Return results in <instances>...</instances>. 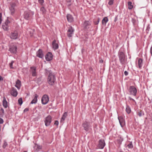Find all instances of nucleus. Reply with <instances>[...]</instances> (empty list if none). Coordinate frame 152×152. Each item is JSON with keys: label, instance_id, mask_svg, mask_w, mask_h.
Returning <instances> with one entry per match:
<instances>
[{"label": "nucleus", "instance_id": "1", "mask_svg": "<svg viewBox=\"0 0 152 152\" xmlns=\"http://www.w3.org/2000/svg\"><path fill=\"white\" fill-rule=\"evenodd\" d=\"M56 80V77L54 74L50 72L48 76V81L49 85H53Z\"/></svg>", "mask_w": 152, "mask_h": 152}, {"label": "nucleus", "instance_id": "2", "mask_svg": "<svg viewBox=\"0 0 152 152\" xmlns=\"http://www.w3.org/2000/svg\"><path fill=\"white\" fill-rule=\"evenodd\" d=\"M118 56L119 60L121 64L122 65L125 64L126 59L124 53L122 52H120L118 53Z\"/></svg>", "mask_w": 152, "mask_h": 152}, {"label": "nucleus", "instance_id": "3", "mask_svg": "<svg viewBox=\"0 0 152 152\" xmlns=\"http://www.w3.org/2000/svg\"><path fill=\"white\" fill-rule=\"evenodd\" d=\"M18 36V33L17 31H13L10 34L9 36L12 39H17Z\"/></svg>", "mask_w": 152, "mask_h": 152}, {"label": "nucleus", "instance_id": "4", "mask_svg": "<svg viewBox=\"0 0 152 152\" xmlns=\"http://www.w3.org/2000/svg\"><path fill=\"white\" fill-rule=\"evenodd\" d=\"M83 126L84 129L86 131H88L91 129V126L90 125V123L86 121H85L83 124Z\"/></svg>", "mask_w": 152, "mask_h": 152}, {"label": "nucleus", "instance_id": "5", "mask_svg": "<svg viewBox=\"0 0 152 152\" xmlns=\"http://www.w3.org/2000/svg\"><path fill=\"white\" fill-rule=\"evenodd\" d=\"M129 91L131 94L132 95L134 96H136L137 90L134 86H130L129 89Z\"/></svg>", "mask_w": 152, "mask_h": 152}, {"label": "nucleus", "instance_id": "6", "mask_svg": "<svg viewBox=\"0 0 152 152\" xmlns=\"http://www.w3.org/2000/svg\"><path fill=\"white\" fill-rule=\"evenodd\" d=\"M52 117L51 116L49 115L46 117L44 121L45 125L46 126H48L50 125L51 122Z\"/></svg>", "mask_w": 152, "mask_h": 152}, {"label": "nucleus", "instance_id": "7", "mask_svg": "<svg viewBox=\"0 0 152 152\" xmlns=\"http://www.w3.org/2000/svg\"><path fill=\"white\" fill-rule=\"evenodd\" d=\"M49 100L48 96L47 95H44L43 96L42 99V102L43 104H47Z\"/></svg>", "mask_w": 152, "mask_h": 152}, {"label": "nucleus", "instance_id": "8", "mask_svg": "<svg viewBox=\"0 0 152 152\" xmlns=\"http://www.w3.org/2000/svg\"><path fill=\"white\" fill-rule=\"evenodd\" d=\"M105 145L104 141V140L101 139L99 140L98 147L100 149H103Z\"/></svg>", "mask_w": 152, "mask_h": 152}, {"label": "nucleus", "instance_id": "9", "mask_svg": "<svg viewBox=\"0 0 152 152\" xmlns=\"http://www.w3.org/2000/svg\"><path fill=\"white\" fill-rule=\"evenodd\" d=\"M74 31V29L72 28V26L69 27L67 31V36L68 37H71L72 36V34H73V32Z\"/></svg>", "mask_w": 152, "mask_h": 152}, {"label": "nucleus", "instance_id": "10", "mask_svg": "<svg viewBox=\"0 0 152 152\" xmlns=\"http://www.w3.org/2000/svg\"><path fill=\"white\" fill-rule=\"evenodd\" d=\"M46 60L47 61H49L53 59V55L50 52H48L45 56Z\"/></svg>", "mask_w": 152, "mask_h": 152}, {"label": "nucleus", "instance_id": "11", "mask_svg": "<svg viewBox=\"0 0 152 152\" xmlns=\"http://www.w3.org/2000/svg\"><path fill=\"white\" fill-rule=\"evenodd\" d=\"M37 56L38 57L40 58H42L44 57V55L43 53V52L42 50L41 49H39L37 52L36 53Z\"/></svg>", "mask_w": 152, "mask_h": 152}, {"label": "nucleus", "instance_id": "12", "mask_svg": "<svg viewBox=\"0 0 152 152\" xmlns=\"http://www.w3.org/2000/svg\"><path fill=\"white\" fill-rule=\"evenodd\" d=\"M16 4L15 3H12L11 4V7H10V10L11 15H13L15 12V7Z\"/></svg>", "mask_w": 152, "mask_h": 152}, {"label": "nucleus", "instance_id": "13", "mask_svg": "<svg viewBox=\"0 0 152 152\" xmlns=\"http://www.w3.org/2000/svg\"><path fill=\"white\" fill-rule=\"evenodd\" d=\"M31 12L30 11H26L24 13V18L27 20L30 19Z\"/></svg>", "mask_w": 152, "mask_h": 152}, {"label": "nucleus", "instance_id": "14", "mask_svg": "<svg viewBox=\"0 0 152 152\" xmlns=\"http://www.w3.org/2000/svg\"><path fill=\"white\" fill-rule=\"evenodd\" d=\"M17 47L14 45H11L10 48V51L13 53H16L17 52Z\"/></svg>", "mask_w": 152, "mask_h": 152}, {"label": "nucleus", "instance_id": "15", "mask_svg": "<svg viewBox=\"0 0 152 152\" xmlns=\"http://www.w3.org/2000/svg\"><path fill=\"white\" fill-rule=\"evenodd\" d=\"M30 69L32 75L33 76H35L37 75L36 72V67L35 66L31 67L30 68Z\"/></svg>", "mask_w": 152, "mask_h": 152}, {"label": "nucleus", "instance_id": "16", "mask_svg": "<svg viewBox=\"0 0 152 152\" xmlns=\"http://www.w3.org/2000/svg\"><path fill=\"white\" fill-rule=\"evenodd\" d=\"M11 94L13 96H16L18 94V92L16 89L14 88H12L11 92Z\"/></svg>", "mask_w": 152, "mask_h": 152}, {"label": "nucleus", "instance_id": "17", "mask_svg": "<svg viewBox=\"0 0 152 152\" xmlns=\"http://www.w3.org/2000/svg\"><path fill=\"white\" fill-rule=\"evenodd\" d=\"M53 48L54 50H56L58 48V45L57 43H56V40H54L52 43Z\"/></svg>", "mask_w": 152, "mask_h": 152}, {"label": "nucleus", "instance_id": "18", "mask_svg": "<svg viewBox=\"0 0 152 152\" xmlns=\"http://www.w3.org/2000/svg\"><path fill=\"white\" fill-rule=\"evenodd\" d=\"M118 119L121 126L123 127L124 124L125 122L124 119L122 117L120 116L118 117Z\"/></svg>", "mask_w": 152, "mask_h": 152}, {"label": "nucleus", "instance_id": "19", "mask_svg": "<svg viewBox=\"0 0 152 152\" xmlns=\"http://www.w3.org/2000/svg\"><path fill=\"white\" fill-rule=\"evenodd\" d=\"M3 105L5 108H7L8 107L7 102V101L6 99L4 96L3 97Z\"/></svg>", "mask_w": 152, "mask_h": 152}, {"label": "nucleus", "instance_id": "20", "mask_svg": "<svg viewBox=\"0 0 152 152\" xmlns=\"http://www.w3.org/2000/svg\"><path fill=\"white\" fill-rule=\"evenodd\" d=\"M67 115V113L66 112H65L61 118V119L60 121L61 123H64V121L65 119L66 118Z\"/></svg>", "mask_w": 152, "mask_h": 152}, {"label": "nucleus", "instance_id": "21", "mask_svg": "<svg viewBox=\"0 0 152 152\" xmlns=\"http://www.w3.org/2000/svg\"><path fill=\"white\" fill-rule=\"evenodd\" d=\"M67 18L68 21L70 22H71L73 21V19L72 15L69 14H68L67 15Z\"/></svg>", "mask_w": 152, "mask_h": 152}, {"label": "nucleus", "instance_id": "22", "mask_svg": "<svg viewBox=\"0 0 152 152\" xmlns=\"http://www.w3.org/2000/svg\"><path fill=\"white\" fill-rule=\"evenodd\" d=\"M21 86V82L19 80H17L16 82L15 86L19 89L20 88Z\"/></svg>", "mask_w": 152, "mask_h": 152}, {"label": "nucleus", "instance_id": "23", "mask_svg": "<svg viewBox=\"0 0 152 152\" xmlns=\"http://www.w3.org/2000/svg\"><path fill=\"white\" fill-rule=\"evenodd\" d=\"M38 95L37 94H35V97L31 101V104H35L37 102V98L38 97Z\"/></svg>", "mask_w": 152, "mask_h": 152}, {"label": "nucleus", "instance_id": "24", "mask_svg": "<svg viewBox=\"0 0 152 152\" xmlns=\"http://www.w3.org/2000/svg\"><path fill=\"white\" fill-rule=\"evenodd\" d=\"M142 65V60L141 58H139L138 61V66L140 69H141Z\"/></svg>", "mask_w": 152, "mask_h": 152}, {"label": "nucleus", "instance_id": "25", "mask_svg": "<svg viewBox=\"0 0 152 152\" xmlns=\"http://www.w3.org/2000/svg\"><path fill=\"white\" fill-rule=\"evenodd\" d=\"M90 25V23L89 21H85L83 24V26L84 28L86 29L87 28H88V26Z\"/></svg>", "mask_w": 152, "mask_h": 152}, {"label": "nucleus", "instance_id": "26", "mask_svg": "<svg viewBox=\"0 0 152 152\" xmlns=\"http://www.w3.org/2000/svg\"><path fill=\"white\" fill-rule=\"evenodd\" d=\"M108 19L107 17H104L102 20V24H105L108 21Z\"/></svg>", "mask_w": 152, "mask_h": 152}, {"label": "nucleus", "instance_id": "27", "mask_svg": "<svg viewBox=\"0 0 152 152\" xmlns=\"http://www.w3.org/2000/svg\"><path fill=\"white\" fill-rule=\"evenodd\" d=\"M129 9L131 10L133 8V6L132 4V3L131 1H129L128 2Z\"/></svg>", "mask_w": 152, "mask_h": 152}, {"label": "nucleus", "instance_id": "28", "mask_svg": "<svg viewBox=\"0 0 152 152\" xmlns=\"http://www.w3.org/2000/svg\"><path fill=\"white\" fill-rule=\"evenodd\" d=\"M137 115L139 117H140L142 115H144V113L143 111L142 110H140L137 113Z\"/></svg>", "mask_w": 152, "mask_h": 152}, {"label": "nucleus", "instance_id": "29", "mask_svg": "<svg viewBox=\"0 0 152 152\" xmlns=\"http://www.w3.org/2000/svg\"><path fill=\"white\" fill-rule=\"evenodd\" d=\"M40 10L42 12V13L43 14H45L46 13V11L43 7H42L40 9Z\"/></svg>", "mask_w": 152, "mask_h": 152}, {"label": "nucleus", "instance_id": "30", "mask_svg": "<svg viewBox=\"0 0 152 152\" xmlns=\"http://www.w3.org/2000/svg\"><path fill=\"white\" fill-rule=\"evenodd\" d=\"M126 112L128 114H129L131 111L130 108L128 106H126Z\"/></svg>", "mask_w": 152, "mask_h": 152}, {"label": "nucleus", "instance_id": "31", "mask_svg": "<svg viewBox=\"0 0 152 152\" xmlns=\"http://www.w3.org/2000/svg\"><path fill=\"white\" fill-rule=\"evenodd\" d=\"M2 28L5 30H8V26L3 24L2 25Z\"/></svg>", "mask_w": 152, "mask_h": 152}, {"label": "nucleus", "instance_id": "32", "mask_svg": "<svg viewBox=\"0 0 152 152\" xmlns=\"http://www.w3.org/2000/svg\"><path fill=\"white\" fill-rule=\"evenodd\" d=\"M18 104L20 105L23 103L22 99L21 98H20L18 100Z\"/></svg>", "mask_w": 152, "mask_h": 152}, {"label": "nucleus", "instance_id": "33", "mask_svg": "<svg viewBox=\"0 0 152 152\" xmlns=\"http://www.w3.org/2000/svg\"><path fill=\"white\" fill-rule=\"evenodd\" d=\"M127 146L129 148H133V146L132 143V142H131L129 144L127 145Z\"/></svg>", "mask_w": 152, "mask_h": 152}, {"label": "nucleus", "instance_id": "34", "mask_svg": "<svg viewBox=\"0 0 152 152\" xmlns=\"http://www.w3.org/2000/svg\"><path fill=\"white\" fill-rule=\"evenodd\" d=\"M8 144L6 141H4V143L2 146V147L4 148H5L7 145Z\"/></svg>", "mask_w": 152, "mask_h": 152}, {"label": "nucleus", "instance_id": "35", "mask_svg": "<svg viewBox=\"0 0 152 152\" xmlns=\"http://www.w3.org/2000/svg\"><path fill=\"white\" fill-rule=\"evenodd\" d=\"M14 61H12L9 64L10 67V68L12 69L13 68V67H12V64L14 63Z\"/></svg>", "mask_w": 152, "mask_h": 152}, {"label": "nucleus", "instance_id": "36", "mask_svg": "<svg viewBox=\"0 0 152 152\" xmlns=\"http://www.w3.org/2000/svg\"><path fill=\"white\" fill-rule=\"evenodd\" d=\"M114 0H110L108 2L109 4L110 5H112L113 4Z\"/></svg>", "mask_w": 152, "mask_h": 152}, {"label": "nucleus", "instance_id": "37", "mask_svg": "<svg viewBox=\"0 0 152 152\" xmlns=\"http://www.w3.org/2000/svg\"><path fill=\"white\" fill-rule=\"evenodd\" d=\"M10 23V21L8 20H7L5 22V23L4 24L7 25H8V24Z\"/></svg>", "mask_w": 152, "mask_h": 152}, {"label": "nucleus", "instance_id": "38", "mask_svg": "<svg viewBox=\"0 0 152 152\" xmlns=\"http://www.w3.org/2000/svg\"><path fill=\"white\" fill-rule=\"evenodd\" d=\"M39 2L41 4H42L44 2V0H38Z\"/></svg>", "mask_w": 152, "mask_h": 152}, {"label": "nucleus", "instance_id": "39", "mask_svg": "<svg viewBox=\"0 0 152 152\" xmlns=\"http://www.w3.org/2000/svg\"><path fill=\"white\" fill-rule=\"evenodd\" d=\"M2 15L1 13H0V24L1 23L2 21Z\"/></svg>", "mask_w": 152, "mask_h": 152}, {"label": "nucleus", "instance_id": "40", "mask_svg": "<svg viewBox=\"0 0 152 152\" xmlns=\"http://www.w3.org/2000/svg\"><path fill=\"white\" fill-rule=\"evenodd\" d=\"M99 19H98L97 20L96 22H95V25L98 24L99 22Z\"/></svg>", "mask_w": 152, "mask_h": 152}, {"label": "nucleus", "instance_id": "41", "mask_svg": "<svg viewBox=\"0 0 152 152\" xmlns=\"http://www.w3.org/2000/svg\"><path fill=\"white\" fill-rule=\"evenodd\" d=\"M54 124L58 126V121H55Z\"/></svg>", "mask_w": 152, "mask_h": 152}, {"label": "nucleus", "instance_id": "42", "mask_svg": "<svg viewBox=\"0 0 152 152\" xmlns=\"http://www.w3.org/2000/svg\"><path fill=\"white\" fill-rule=\"evenodd\" d=\"M42 148V147L41 146L38 145L37 146V149H41Z\"/></svg>", "mask_w": 152, "mask_h": 152}, {"label": "nucleus", "instance_id": "43", "mask_svg": "<svg viewBox=\"0 0 152 152\" xmlns=\"http://www.w3.org/2000/svg\"><path fill=\"white\" fill-rule=\"evenodd\" d=\"M1 111L2 113L3 114H4V111L3 108H1Z\"/></svg>", "mask_w": 152, "mask_h": 152}, {"label": "nucleus", "instance_id": "44", "mask_svg": "<svg viewBox=\"0 0 152 152\" xmlns=\"http://www.w3.org/2000/svg\"><path fill=\"white\" fill-rule=\"evenodd\" d=\"M3 122V120L2 119L0 118V124H2Z\"/></svg>", "mask_w": 152, "mask_h": 152}, {"label": "nucleus", "instance_id": "45", "mask_svg": "<svg viewBox=\"0 0 152 152\" xmlns=\"http://www.w3.org/2000/svg\"><path fill=\"white\" fill-rule=\"evenodd\" d=\"M29 110V109L28 108H25L24 110V112H27Z\"/></svg>", "mask_w": 152, "mask_h": 152}, {"label": "nucleus", "instance_id": "46", "mask_svg": "<svg viewBox=\"0 0 152 152\" xmlns=\"http://www.w3.org/2000/svg\"><path fill=\"white\" fill-rule=\"evenodd\" d=\"M124 74L125 75L127 76L128 74V72L127 71H125L124 72Z\"/></svg>", "mask_w": 152, "mask_h": 152}, {"label": "nucleus", "instance_id": "47", "mask_svg": "<svg viewBox=\"0 0 152 152\" xmlns=\"http://www.w3.org/2000/svg\"><path fill=\"white\" fill-rule=\"evenodd\" d=\"M150 53L151 55L152 56V46L151 47L150 50Z\"/></svg>", "mask_w": 152, "mask_h": 152}, {"label": "nucleus", "instance_id": "48", "mask_svg": "<svg viewBox=\"0 0 152 152\" xmlns=\"http://www.w3.org/2000/svg\"><path fill=\"white\" fill-rule=\"evenodd\" d=\"M41 80V78L40 77L38 78V81L39 82Z\"/></svg>", "mask_w": 152, "mask_h": 152}, {"label": "nucleus", "instance_id": "49", "mask_svg": "<svg viewBox=\"0 0 152 152\" xmlns=\"http://www.w3.org/2000/svg\"><path fill=\"white\" fill-rule=\"evenodd\" d=\"M39 118H34V120L35 121H38L39 119Z\"/></svg>", "mask_w": 152, "mask_h": 152}, {"label": "nucleus", "instance_id": "50", "mask_svg": "<svg viewBox=\"0 0 152 152\" xmlns=\"http://www.w3.org/2000/svg\"><path fill=\"white\" fill-rule=\"evenodd\" d=\"M99 62L100 63H102L103 62V61L102 59H100L99 61Z\"/></svg>", "mask_w": 152, "mask_h": 152}, {"label": "nucleus", "instance_id": "51", "mask_svg": "<svg viewBox=\"0 0 152 152\" xmlns=\"http://www.w3.org/2000/svg\"><path fill=\"white\" fill-rule=\"evenodd\" d=\"M3 80V78L1 76H0V81L1 80Z\"/></svg>", "mask_w": 152, "mask_h": 152}, {"label": "nucleus", "instance_id": "52", "mask_svg": "<svg viewBox=\"0 0 152 152\" xmlns=\"http://www.w3.org/2000/svg\"><path fill=\"white\" fill-rule=\"evenodd\" d=\"M122 141V140H118V142L120 143V144H121V141Z\"/></svg>", "mask_w": 152, "mask_h": 152}, {"label": "nucleus", "instance_id": "53", "mask_svg": "<svg viewBox=\"0 0 152 152\" xmlns=\"http://www.w3.org/2000/svg\"><path fill=\"white\" fill-rule=\"evenodd\" d=\"M117 17H115V19L114 21H115V22H116V21H117Z\"/></svg>", "mask_w": 152, "mask_h": 152}, {"label": "nucleus", "instance_id": "54", "mask_svg": "<svg viewBox=\"0 0 152 152\" xmlns=\"http://www.w3.org/2000/svg\"><path fill=\"white\" fill-rule=\"evenodd\" d=\"M90 69L91 70H92V69H92L91 68H90Z\"/></svg>", "mask_w": 152, "mask_h": 152}, {"label": "nucleus", "instance_id": "55", "mask_svg": "<svg viewBox=\"0 0 152 152\" xmlns=\"http://www.w3.org/2000/svg\"><path fill=\"white\" fill-rule=\"evenodd\" d=\"M48 72H49L50 73V71H48Z\"/></svg>", "mask_w": 152, "mask_h": 152}, {"label": "nucleus", "instance_id": "56", "mask_svg": "<svg viewBox=\"0 0 152 152\" xmlns=\"http://www.w3.org/2000/svg\"><path fill=\"white\" fill-rule=\"evenodd\" d=\"M23 152H27L26 151H23Z\"/></svg>", "mask_w": 152, "mask_h": 152}, {"label": "nucleus", "instance_id": "57", "mask_svg": "<svg viewBox=\"0 0 152 152\" xmlns=\"http://www.w3.org/2000/svg\"><path fill=\"white\" fill-rule=\"evenodd\" d=\"M120 152H123L122 151H120Z\"/></svg>", "mask_w": 152, "mask_h": 152}, {"label": "nucleus", "instance_id": "58", "mask_svg": "<svg viewBox=\"0 0 152 152\" xmlns=\"http://www.w3.org/2000/svg\"><path fill=\"white\" fill-rule=\"evenodd\" d=\"M132 100H134V99H132Z\"/></svg>", "mask_w": 152, "mask_h": 152}]
</instances>
